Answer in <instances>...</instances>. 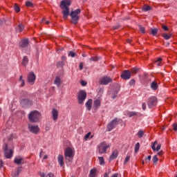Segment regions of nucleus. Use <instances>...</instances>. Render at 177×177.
Returning a JSON list of instances; mask_svg holds the SVG:
<instances>
[{
  "instance_id": "obj_1",
  "label": "nucleus",
  "mask_w": 177,
  "mask_h": 177,
  "mask_svg": "<svg viewBox=\"0 0 177 177\" xmlns=\"http://www.w3.org/2000/svg\"><path fill=\"white\" fill-rule=\"evenodd\" d=\"M81 13V9L77 8L75 10L71 11L70 13V16L71 17V23L72 24H77L78 21L80 20V16H78Z\"/></svg>"
},
{
  "instance_id": "obj_2",
  "label": "nucleus",
  "mask_w": 177,
  "mask_h": 177,
  "mask_svg": "<svg viewBox=\"0 0 177 177\" xmlns=\"http://www.w3.org/2000/svg\"><path fill=\"white\" fill-rule=\"evenodd\" d=\"M110 144H106V142H102L97 146V150L98 154H106L107 153V149L110 147Z\"/></svg>"
},
{
  "instance_id": "obj_3",
  "label": "nucleus",
  "mask_w": 177,
  "mask_h": 177,
  "mask_svg": "<svg viewBox=\"0 0 177 177\" xmlns=\"http://www.w3.org/2000/svg\"><path fill=\"white\" fill-rule=\"evenodd\" d=\"M41 117V113L38 111H33L29 113L28 118L31 122H37Z\"/></svg>"
},
{
  "instance_id": "obj_4",
  "label": "nucleus",
  "mask_w": 177,
  "mask_h": 177,
  "mask_svg": "<svg viewBox=\"0 0 177 177\" xmlns=\"http://www.w3.org/2000/svg\"><path fill=\"white\" fill-rule=\"evenodd\" d=\"M64 155L66 157V163L69 162V164H71V160H70V158H73V157H74V152H73V149L71 147H67L65 149Z\"/></svg>"
},
{
  "instance_id": "obj_5",
  "label": "nucleus",
  "mask_w": 177,
  "mask_h": 177,
  "mask_svg": "<svg viewBox=\"0 0 177 177\" xmlns=\"http://www.w3.org/2000/svg\"><path fill=\"white\" fill-rule=\"evenodd\" d=\"M3 151L6 158H12V157H13V149L12 148L9 149V145L8 144L5 145Z\"/></svg>"
},
{
  "instance_id": "obj_6",
  "label": "nucleus",
  "mask_w": 177,
  "mask_h": 177,
  "mask_svg": "<svg viewBox=\"0 0 177 177\" xmlns=\"http://www.w3.org/2000/svg\"><path fill=\"white\" fill-rule=\"evenodd\" d=\"M117 125H118V119L115 118L107 124L106 129L108 132H111V131H113V129L115 128Z\"/></svg>"
},
{
  "instance_id": "obj_7",
  "label": "nucleus",
  "mask_w": 177,
  "mask_h": 177,
  "mask_svg": "<svg viewBox=\"0 0 177 177\" xmlns=\"http://www.w3.org/2000/svg\"><path fill=\"white\" fill-rule=\"evenodd\" d=\"M111 82H113V79L109 76H104L99 81L100 85H109Z\"/></svg>"
},
{
  "instance_id": "obj_8",
  "label": "nucleus",
  "mask_w": 177,
  "mask_h": 177,
  "mask_svg": "<svg viewBox=\"0 0 177 177\" xmlns=\"http://www.w3.org/2000/svg\"><path fill=\"white\" fill-rule=\"evenodd\" d=\"M157 103H158L157 97H150L149 98H148L147 105L149 109L154 107V106H157Z\"/></svg>"
},
{
  "instance_id": "obj_9",
  "label": "nucleus",
  "mask_w": 177,
  "mask_h": 177,
  "mask_svg": "<svg viewBox=\"0 0 177 177\" xmlns=\"http://www.w3.org/2000/svg\"><path fill=\"white\" fill-rule=\"evenodd\" d=\"M35 80H37V76L33 72H30L28 75V82L30 85H34L35 84Z\"/></svg>"
},
{
  "instance_id": "obj_10",
  "label": "nucleus",
  "mask_w": 177,
  "mask_h": 177,
  "mask_svg": "<svg viewBox=\"0 0 177 177\" xmlns=\"http://www.w3.org/2000/svg\"><path fill=\"white\" fill-rule=\"evenodd\" d=\"M85 99H86V92L84 91H80L78 94L79 104H82Z\"/></svg>"
},
{
  "instance_id": "obj_11",
  "label": "nucleus",
  "mask_w": 177,
  "mask_h": 177,
  "mask_svg": "<svg viewBox=\"0 0 177 177\" xmlns=\"http://www.w3.org/2000/svg\"><path fill=\"white\" fill-rule=\"evenodd\" d=\"M21 104L23 107H30V106H32V101L27 98H24L21 100Z\"/></svg>"
},
{
  "instance_id": "obj_12",
  "label": "nucleus",
  "mask_w": 177,
  "mask_h": 177,
  "mask_svg": "<svg viewBox=\"0 0 177 177\" xmlns=\"http://www.w3.org/2000/svg\"><path fill=\"white\" fill-rule=\"evenodd\" d=\"M28 129L30 132L35 133V135H37L39 132V127L37 125L29 124Z\"/></svg>"
},
{
  "instance_id": "obj_13",
  "label": "nucleus",
  "mask_w": 177,
  "mask_h": 177,
  "mask_svg": "<svg viewBox=\"0 0 177 177\" xmlns=\"http://www.w3.org/2000/svg\"><path fill=\"white\" fill-rule=\"evenodd\" d=\"M120 77L122 80H131V71L128 70L124 71L122 75H120Z\"/></svg>"
},
{
  "instance_id": "obj_14",
  "label": "nucleus",
  "mask_w": 177,
  "mask_h": 177,
  "mask_svg": "<svg viewBox=\"0 0 177 177\" xmlns=\"http://www.w3.org/2000/svg\"><path fill=\"white\" fill-rule=\"evenodd\" d=\"M61 8L63 9L64 19L67 20V18L70 16V8L68 7H61Z\"/></svg>"
},
{
  "instance_id": "obj_15",
  "label": "nucleus",
  "mask_w": 177,
  "mask_h": 177,
  "mask_svg": "<svg viewBox=\"0 0 177 177\" xmlns=\"http://www.w3.org/2000/svg\"><path fill=\"white\" fill-rule=\"evenodd\" d=\"M29 44L30 41L28 40V39H22L19 42V48H22L23 49H24V48H27V46H28Z\"/></svg>"
},
{
  "instance_id": "obj_16",
  "label": "nucleus",
  "mask_w": 177,
  "mask_h": 177,
  "mask_svg": "<svg viewBox=\"0 0 177 177\" xmlns=\"http://www.w3.org/2000/svg\"><path fill=\"white\" fill-rule=\"evenodd\" d=\"M51 114L53 121H57V118H59V111L56 109H53Z\"/></svg>"
},
{
  "instance_id": "obj_17",
  "label": "nucleus",
  "mask_w": 177,
  "mask_h": 177,
  "mask_svg": "<svg viewBox=\"0 0 177 177\" xmlns=\"http://www.w3.org/2000/svg\"><path fill=\"white\" fill-rule=\"evenodd\" d=\"M120 88H121V86H120V84H116V89L113 91V93L112 94V99H115L117 97V95L120 92Z\"/></svg>"
},
{
  "instance_id": "obj_18",
  "label": "nucleus",
  "mask_w": 177,
  "mask_h": 177,
  "mask_svg": "<svg viewBox=\"0 0 177 177\" xmlns=\"http://www.w3.org/2000/svg\"><path fill=\"white\" fill-rule=\"evenodd\" d=\"M71 5V1L70 0H63L61 1V8H68Z\"/></svg>"
},
{
  "instance_id": "obj_19",
  "label": "nucleus",
  "mask_w": 177,
  "mask_h": 177,
  "mask_svg": "<svg viewBox=\"0 0 177 177\" xmlns=\"http://www.w3.org/2000/svg\"><path fill=\"white\" fill-rule=\"evenodd\" d=\"M118 157V151L115 150L113 151L112 154L110 156L109 161H113V160H115Z\"/></svg>"
},
{
  "instance_id": "obj_20",
  "label": "nucleus",
  "mask_w": 177,
  "mask_h": 177,
  "mask_svg": "<svg viewBox=\"0 0 177 177\" xmlns=\"http://www.w3.org/2000/svg\"><path fill=\"white\" fill-rule=\"evenodd\" d=\"M156 145H157V141H155L153 144L151 145V149L153 150V151H158L161 149V145L160 144L158 145L156 148Z\"/></svg>"
},
{
  "instance_id": "obj_21",
  "label": "nucleus",
  "mask_w": 177,
  "mask_h": 177,
  "mask_svg": "<svg viewBox=\"0 0 177 177\" xmlns=\"http://www.w3.org/2000/svg\"><path fill=\"white\" fill-rule=\"evenodd\" d=\"M54 84H55V85H56L57 86V88H60V86L62 85V79H60L59 77V76H57L54 81Z\"/></svg>"
},
{
  "instance_id": "obj_22",
  "label": "nucleus",
  "mask_w": 177,
  "mask_h": 177,
  "mask_svg": "<svg viewBox=\"0 0 177 177\" xmlns=\"http://www.w3.org/2000/svg\"><path fill=\"white\" fill-rule=\"evenodd\" d=\"M151 88L152 91H157L158 89V84L156 81H153L151 83Z\"/></svg>"
},
{
  "instance_id": "obj_23",
  "label": "nucleus",
  "mask_w": 177,
  "mask_h": 177,
  "mask_svg": "<svg viewBox=\"0 0 177 177\" xmlns=\"http://www.w3.org/2000/svg\"><path fill=\"white\" fill-rule=\"evenodd\" d=\"M88 111H91V109H92V99H89L85 104Z\"/></svg>"
},
{
  "instance_id": "obj_24",
  "label": "nucleus",
  "mask_w": 177,
  "mask_h": 177,
  "mask_svg": "<svg viewBox=\"0 0 177 177\" xmlns=\"http://www.w3.org/2000/svg\"><path fill=\"white\" fill-rule=\"evenodd\" d=\"M20 172H21V167H17V169L12 172V176L13 177H17L20 175Z\"/></svg>"
},
{
  "instance_id": "obj_25",
  "label": "nucleus",
  "mask_w": 177,
  "mask_h": 177,
  "mask_svg": "<svg viewBox=\"0 0 177 177\" xmlns=\"http://www.w3.org/2000/svg\"><path fill=\"white\" fill-rule=\"evenodd\" d=\"M57 160L60 167H63V165H64V158L63 157V156L59 155Z\"/></svg>"
},
{
  "instance_id": "obj_26",
  "label": "nucleus",
  "mask_w": 177,
  "mask_h": 177,
  "mask_svg": "<svg viewBox=\"0 0 177 177\" xmlns=\"http://www.w3.org/2000/svg\"><path fill=\"white\" fill-rule=\"evenodd\" d=\"M101 103H102V102L100 101V100H99V99L95 100L93 102V108L99 109L100 107Z\"/></svg>"
},
{
  "instance_id": "obj_27",
  "label": "nucleus",
  "mask_w": 177,
  "mask_h": 177,
  "mask_svg": "<svg viewBox=\"0 0 177 177\" xmlns=\"http://www.w3.org/2000/svg\"><path fill=\"white\" fill-rule=\"evenodd\" d=\"M21 161H23V158L20 157V156H17L15 159H14V162L15 164H17V165H20V164H21Z\"/></svg>"
},
{
  "instance_id": "obj_28",
  "label": "nucleus",
  "mask_w": 177,
  "mask_h": 177,
  "mask_svg": "<svg viewBox=\"0 0 177 177\" xmlns=\"http://www.w3.org/2000/svg\"><path fill=\"white\" fill-rule=\"evenodd\" d=\"M17 32H21L24 30V25L19 24L16 28Z\"/></svg>"
},
{
  "instance_id": "obj_29",
  "label": "nucleus",
  "mask_w": 177,
  "mask_h": 177,
  "mask_svg": "<svg viewBox=\"0 0 177 177\" xmlns=\"http://www.w3.org/2000/svg\"><path fill=\"white\" fill-rule=\"evenodd\" d=\"M89 177H96V169L90 170Z\"/></svg>"
},
{
  "instance_id": "obj_30",
  "label": "nucleus",
  "mask_w": 177,
  "mask_h": 177,
  "mask_svg": "<svg viewBox=\"0 0 177 177\" xmlns=\"http://www.w3.org/2000/svg\"><path fill=\"white\" fill-rule=\"evenodd\" d=\"M127 115L129 118L135 117L136 115H138V112H136V111H129V112H127Z\"/></svg>"
},
{
  "instance_id": "obj_31",
  "label": "nucleus",
  "mask_w": 177,
  "mask_h": 177,
  "mask_svg": "<svg viewBox=\"0 0 177 177\" xmlns=\"http://www.w3.org/2000/svg\"><path fill=\"white\" fill-rule=\"evenodd\" d=\"M161 62H162V59L158 58V59H156L155 61L154 64H156V66H158V67H160V66H161Z\"/></svg>"
},
{
  "instance_id": "obj_32",
  "label": "nucleus",
  "mask_w": 177,
  "mask_h": 177,
  "mask_svg": "<svg viewBox=\"0 0 177 177\" xmlns=\"http://www.w3.org/2000/svg\"><path fill=\"white\" fill-rule=\"evenodd\" d=\"M163 38L165 39H171V37H172V35L171 33H169V34H167V33H164L163 35H162Z\"/></svg>"
},
{
  "instance_id": "obj_33",
  "label": "nucleus",
  "mask_w": 177,
  "mask_h": 177,
  "mask_svg": "<svg viewBox=\"0 0 177 177\" xmlns=\"http://www.w3.org/2000/svg\"><path fill=\"white\" fill-rule=\"evenodd\" d=\"M28 64V57L25 56L23 58L22 64L23 66H27Z\"/></svg>"
},
{
  "instance_id": "obj_34",
  "label": "nucleus",
  "mask_w": 177,
  "mask_h": 177,
  "mask_svg": "<svg viewBox=\"0 0 177 177\" xmlns=\"http://www.w3.org/2000/svg\"><path fill=\"white\" fill-rule=\"evenodd\" d=\"M100 165H104V158L103 156L98 157Z\"/></svg>"
},
{
  "instance_id": "obj_35",
  "label": "nucleus",
  "mask_w": 177,
  "mask_h": 177,
  "mask_svg": "<svg viewBox=\"0 0 177 177\" xmlns=\"http://www.w3.org/2000/svg\"><path fill=\"white\" fill-rule=\"evenodd\" d=\"M19 82H21V86H24V85H26V81H24V80H23V75H21L19 77Z\"/></svg>"
},
{
  "instance_id": "obj_36",
  "label": "nucleus",
  "mask_w": 177,
  "mask_h": 177,
  "mask_svg": "<svg viewBox=\"0 0 177 177\" xmlns=\"http://www.w3.org/2000/svg\"><path fill=\"white\" fill-rule=\"evenodd\" d=\"M151 32L153 37H156L157 35V32H158V28H152L151 29Z\"/></svg>"
},
{
  "instance_id": "obj_37",
  "label": "nucleus",
  "mask_w": 177,
  "mask_h": 177,
  "mask_svg": "<svg viewBox=\"0 0 177 177\" xmlns=\"http://www.w3.org/2000/svg\"><path fill=\"white\" fill-rule=\"evenodd\" d=\"M138 72H139V69L136 67L131 68L130 71L131 74H136V73H138Z\"/></svg>"
},
{
  "instance_id": "obj_38",
  "label": "nucleus",
  "mask_w": 177,
  "mask_h": 177,
  "mask_svg": "<svg viewBox=\"0 0 177 177\" xmlns=\"http://www.w3.org/2000/svg\"><path fill=\"white\" fill-rule=\"evenodd\" d=\"M142 10L144 12H149V10H151V7H150L149 6H145L142 8Z\"/></svg>"
},
{
  "instance_id": "obj_39",
  "label": "nucleus",
  "mask_w": 177,
  "mask_h": 177,
  "mask_svg": "<svg viewBox=\"0 0 177 177\" xmlns=\"http://www.w3.org/2000/svg\"><path fill=\"white\" fill-rule=\"evenodd\" d=\"M139 149H140V144L137 142L135 145V153H138L139 151Z\"/></svg>"
},
{
  "instance_id": "obj_40",
  "label": "nucleus",
  "mask_w": 177,
  "mask_h": 177,
  "mask_svg": "<svg viewBox=\"0 0 177 177\" xmlns=\"http://www.w3.org/2000/svg\"><path fill=\"white\" fill-rule=\"evenodd\" d=\"M138 138H143V136L145 135V132L143 130H140L137 133Z\"/></svg>"
},
{
  "instance_id": "obj_41",
  "label": "nucleus",
  "mask_w": 177,
  "mask_h": 177,
  "mask_svg": "<svg viewBox=\"0 0 177 177\" xmlns=\"http://www.w3.org/2000/svg\"><path fill=\"white\" fill-rule=\"evenodd\" d=\"M135 84H136V80L135 79H132L129 82L130 86H135Z\"/></svg>"
},
{
  "instance_id": "obj_42",
  "label": "nucleus",
  "mask_w": 177,
  "mask_h": 177,
  "mask_svg": "<svg viewBox=\"0 0 177 177\" xmlns=\"http://www.w3.org/2000/svg\"><path fill=\"white\" fill-rule=\"evenodd\" d=\"M14 10L15 12H17V13H19V12H20V7H19V6L15 3L14 6Z\"/></svg>"
},
{
  "instance_id": "obj_43",
  "label": "nucleus",
  "mask_w": 177,
  "mask_h": 177,
  "mask_svg": "<svg viewBox=\"0 0 177 177\" xmlns=\"http://www.w3.org/2000/svg\"><path fill=\"white\" fill-rule=\"evenodd\" d=\"M64 62H58L57 63V67H64Z\"/></svg>"
},
{
  "instance_id": "obj_44",
  "label": "nucleus",
  "mask_w": 177,
  "mask_h": 177,
  "mask_svg": "<svg viewBox=\"0 0 177 177\" xmlns=\"http://www.w3.org/2000/svg\"><path fill=\"white\" fill-rule=\"evenodd\" d=\"M152 161L153 164H157V162H158V158H157L156 155L153 157Z\"/></svg>"
},
{
  "instance_id": "obj_45",
  "label": "nucleus",
  "mask_w": 177,
  "mask_h": 177,
  "mask_svg": "<svg viewBox=\"0 0 177 177\" xmlns=\"http://www.w3.org/2000/svg\"><path fill=\"white\" fill-rule=\"evenodd\" d=\"M26 6L28 8H32V6H34V5L32 4V3H31V1H26Z\"/></svg>"
},
{
  "instance_id": "obj_46",
  "label": "nucleus",
  "mask_w": 177,
  "mask_h": 177,
  "mask_svg": "<svg viewBox=\"0 0 177 177\" xmlns=\"http://www.w3.org/2000/svg\"><path fill=\"white\" fill-rule=\"evenodd\" d=\"M75 55H76L75 53H74L73 51H69L68 56L70 57H75Z\"/></svg>"
},
{
  "instance_id": "obj_47",
  "label": "nucleus",
  "mask_w": 177,
  "mask_h": 177,
  "mask_svg": "<svg viewBox=\"0 0 177 177\" xmlns=\"http://www.w3.org/2000/svg\"><path fill=\"white\" fill-rule=\"evenodd\" d=\"M99 60V58L97 57H92L90 58V62H97Z\"/></svg>"
},
{
  "instance_id": "obj_48",
  "label": "nucleus",
  "mask_w": 177,
  "mask_h": 177,
  "mask_svg": "<svg viewBox=\"0 0 177 177\" xmlns=\"http://www.w3.org/2000/svg\"><path fill=\"white\" fill-rule=\"evenodd\" d=\"M139 28H140V31L142 34H145V27H143V26H139Z\"/></svg>"
},
{
  "instance_id": "obj_49",
  "label": "nucleus",
  "mask_w": 177,
  "mask_h": 177,
  "mask_svg": "<svg viewBox=\"0 0 177 177\" xmlns=\"http://www.w3.org/2000/svg\"><path fill=\"white\" fill-rule=\"evenodd\" d=\"M89 136H91V132H88L86 133V135H85L84 136L85 140H88V139H89Z\"/></svg>"
},
{
  "instance_id": "obj_50",
  "label": "nucleus",
  "mask_w": 177,
  "mask_h": 177,
  "mask_svg": "<svg viewBox=\"0 0 177 177\" xmlns=\"http://www.w3.org/2000/svg\"><path fill=\"white\" fill-rule=\"evenodd\" d=\"M151 160V156H149L148 157L145 158V161H148V162H150Z\"/></svg>"
},
{
  "instance_id": "obj_51",
  "label": "nucleus",
  "mask_w": 177,
  "mask_h": 177,
  "mask_svg": "<svg viewBox=\"0 0 177 177\" xmlns=\"http://www.w3.org/2000/svg\"><path fill=\"white\" fill-rule=\"evenodd\" d=\"M86 82L84 81V80H82L81 81V85L82 86H86Z\"/></svg>"
},
{
  "instance_id": "obj_52",
  "label": "nucleus",
  "mask_w": 177,
  "mask_h": 177,
  "mask_svg": "<svg viewBox=\"0 0 177 177\" xmlns=\"http://www.w3.org/2000/svg\"><path fill=\"white\" fill-rule=\"evenodd\" d=\"M162 28H163V30H164L165 31H168V30H169V28H167V26H165V25H162Z\"/></svg>"
},
{
  "instance_id": "obj_53",
  "label": "nucleus",
  "mask_w": 177,
  "mask_h": 177,
  "mask_svg": "<svg viewBox=\"0 0 177 177\" xmlns=\"http://www.w3.org/2000/svg\"><path fill=\"white\" fill-rule=\"evenodd\" d=\"M46 177H55V175L52 173H48Z\"/></svg>"
},
{
  "instance_id": "obj_54",
  "label": "nucleus",
  "mask_w": 177,
  "mask_h": 177,
  "mask_svg": "<svg viewBox=\"0 0 177 177\" xmlns=\"http://www.w3.org/2000/svg\"><path fill=\"white\" fill-rule=\"evenodd\" d=\"M129 158H130V157L128 156L125 158L124 164H127V162H128V161H129Z\"/></svg>"
},
{
  "instance_id": "obj_55",
  "label": "nucleus",
  "mask_w": 177,
  "mask_h": 177,
  "mask_svg": "<svg viewBox=\"0 0 177 177\" xmlns=\"http://www.w3.org/2000/svg\"><path fill=\"white\" fill-rule=\"evenodd\" d=\"M173 129L174 131H177V123L173 124Z\"/></svg>"
},
{
  "instance_id": "obj_56",
  "label": "nucleus",
  "mask_w": 177,
  "mask_h": 177,
  "mask_svg": "<svg viewBox=\"0 0 177 177\" xmlns=\"http://www.w3.org/2000/svg\"><path fill=\"white\" fill-rule=\"evenodd\" d=\"M3 160H0V168H3Z\"/></svg>"
},
{
  "instance_id": "obj_57",
  "label": "nucleus",
  "mask_w": 177,
  "mask_h": 177,
  "mask_svg": "<svg viewBox=\"0 0 177 177\" xmlns=\"http://www.w3.org/2000/svg\"><path fill=\"white\" fill-rule=\"evenodd\" d=\"M142 110H146V103L143 102L142 104Z\"/></svg>"
},
{
  "instance_id": "obj_58",
  "label": "nucleus",
  "mask_w": 177,
  "mask_h": 177,
  "mask_svg": "<svg viewBox=\"0 0 177 177\" xmlns=\"http://www.w3.org/2000/svg\"><path fill=\"white\" fill-rule=\"evenodd\" d=\"M79 67L80 70H82L84 68V63L81 62Z\"/></svg>"
},
{
  "instance_id": "obj_59",
  "label": "nucleus",
  "mask_w": 177,
  "mask_h": 177,
  "mask_svg": "<svg viewBox=\"0 0 177 177\" xmlns=\"http://www.w3.org/2000/svg\"><path fill=\"white\" fill-rule=\"evenodd\" d=\"M120 25H117L116 26H113V30H118V28H120Z\"/></svg>"
},
{
  "instance_id": "obj_60",
  "label": "nucleus",
  "mask_w": 177,
  "mask_h": 177,
  "mask_svg": "<svg viewBox=\"0 0 177 177\" xmlns=\"http://www.w3.org/2000/svg\"><path fill=\"white\" fill-rule=\"evenodd\" d=\"M118 176H120V174L118 173H115L111 177H118Z\"/></svg>"
},
{
  "instance_id": "obj_61",
  "label": "nucleus",
  "mask_w": 177,
  "mask_h": 177,
  "mask_svg": "<svg viewBox=\"0 0 177 177\" xmlns=\"http://www.w3.org/2000/svg\"><path fill=\"white\" fill-rule=\"evenodd\" d=\"M8 140H13V135H10V137H8Z\"/></svg>"
},
{
  "instance_id": "obj_62",
  "label": "nucleus",
  "mask_w": 177,
  "mask_h": 177,
  "mask_svg": "<svg viewBox=\"0 0 177 177\" xmlns=\"http://www.w3.org/2000/svg\"><path fill=\"white\" fill-rule=\"evenodd\" d=\"M109 174L110 173H105V174L104 175V177H109Z\"/></svg>"
},
{
  "instance_id": "obj_63",
  "label": "nucleus",
  "mask_w": 177,
  "mask_h": 177,
  "mask_svg": "<svg viewBox=\"0 0 177 177\" xmlns=\"http://www.w3.org/2000/svg\"><path fill=\"white\" fill-rule=\"evenodd\" d=\"M40 176H41V177H45L44 173H41V174H40Z\"/></svg>"
},
{
  "instance_id": "obj_64",
  "label": "nucleus",
  "mask_w": 177,
  "mask_h": 177,
  "mask_svg": "<svg viewBox=\"0 0 177 177\" xmlns=\"http://www.w3.org/2000/svg\"><path fill=\"white\" fill-rule=\"evenodd\" d=\"M158 156H162V152L161 151L158 152Z\"/></svg>"
}]
</instances>
